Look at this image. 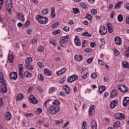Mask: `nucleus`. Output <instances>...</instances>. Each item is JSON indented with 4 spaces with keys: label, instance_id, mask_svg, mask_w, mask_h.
<instances>
[{
    "label": "nucleus",
    "instance_id": "obj_1",
    "mask_svg": "<svg viewBox=\"0 0 129 129\" xmlns=\"http://www.w3.org/2000/svg\"><path fill=\"white\" fill-rule=\"evenodd\" d=\"M0 83L1 84V90L4 93H7L8 88H7V84H6V80L4 79V75L3 73H0Z\"/></svg>",
    "mask_w": 129,
    "mask_h": 129
},
{
    "label": "nucleus",
    "instance_id": "obj_2",
    "mask_svg": "<svg viewBox=\"0 0 129 129\" xmlns=\"http://www.w3.org/2000/svg\"><path fill=\"white\" fill-rule=\"evenodd\" d=\"M47 110L50 114L54 115L59 112L60 111V107L57 106H55V105H52L48 108Z\"/></svg>",
    "mask_w": 129,
    "mask_h": 129
},
{
    "label": "nucleus",
    "instance_id": "obj_3",
    "mask_svg": "<svg viewBox=\"0 0 129 129\" xmlns=\"http://www.w3.org/2000/svg\"><path fill=\"white\" fill-rule=\"evenodd\" d=\"M68 38H69V36H63L59 42L60 46L63 48H67V46H68Z\"/></svg>",
    "mask_w": 129,
    "mask_h": 129
},
{
    "label": "nucleus",
    "instance_id": "obj_4",
    "mask_svg": "<svg viewBox=\"0 0 129 129\" xmlns=\"http://www.w3.org/2000/svg\"><path fill=\"white\" fill-rule=\"evenodd\" d=\"M36 19L37 20L38 22L40 24H46L48 22V18L43 17L40 15L36 16Z\"/></svg>",
    "mask_w": 129,
    "mask_h": 129
},
{
    "label": "nucleus",
    "instance_id": "obj_5",
    "mask_svg": "<svg viewBox=\"0 0 129 129\" xmlns=\"http://www.w3.org/2000/svg\"><path fill=\"white\" fill-rule=\"evenodd\" d=\"M99 34L102 36L106 35L107 34V29L105 28V26L103 25L100 26L99 28Z\"/></svg>",
    "mask_w": 129,
    "mask_h": 129
},
{
    "label": "nucleus",
    "instance_id": "obj_6",
    "mask_svg": "<svg viewBox=\"0 0 129 129\" xmlns=\"http://www.w3.org/2000/svg\"><path fill=\"white\" fill-rule=\"evenodd\" d=\"M77 79H78V76L76 75H73L68 78V82H70V83H71L74 82V81H76Z\"/></svg>",
    "mask_w": 129,
    "mask_h": 129
},
{
    "label": "nucleus",
    "instance_id": "obj_7",
    "mask_svg": "<svg viewBox=\"0 0 129 129\" xmlns=\"http://www.w3.org/2000/svg\"><path fill=\"white\" fill-rule=\"evenodd\" d=\"M29 101H30V102L33 103V104H37V103H38V102L37 98L33 95H30L29 97Z\"/></svg>",
    "mask_w": 129,
    "mask_h": 129
},
{
    "label": "nucleus",
    "instance_id": "obj_8",
    "mask_svg": "<svg viewBox=\"0 0 129 129\" xmlns=\"http://www.w3.org/2000/svg\"><path fill=\"white\" fill-rule=\"evenodd\" d=\"M94 112H95V105H92L90 106L89 109V115L91 116V115L94 114Z\"/></svg>",
    "mask_w": 129,
    "mask_h": 129
},
{
    "label": "nucleus",
    "instance_id": "obj_9",
    "mask_svg": "<svg viewBox=\"0 0 129 129\" xmlns=\"http://www.w3.org/2000/svg\"><path fill=\"white\" fill-rule=\"evenodd\" d=\"M114 117L116 119H123L124 115L121 113H117L115 114Z\"/></svg>",
    "mask_w": 129,
    "mask_h": 129
},
{
    "label": "nucleus",
    "instance_id": "obj_10",
    "mask_svg": "<svg viewBox=\"0 0 129 129\" xmlns=\"http://www.w3.org/2000/svg\"><path fill=\"white\" fill-rule=\"evenodd\" d=\"M19 76L22 79H24V75H23V73H22V72H23V64L22 63L19 64Z\"/></svg>",
    "mask_w": 129,
    "mask_h": 129
},
{
    "label": "nucleus",
    "instance_id": "obj_11",
    "mask_svg": "<svg viewBox=\"0 0 129 129\" xmlns=\"http://www.w3.org/2000/svg\"><path fill=\"white\" fill-rule=\"evenodd\" d=\"M121 86L123 88V90L120 86H117V88L119 89V90H120V91H121L122 92H127V91H128V89L127 87H126V86H125V85H122Z\"/></svg>",
    "mask_w": 129,
    "mask_h": 129
},
{
    "label": "nucleus",
    "instance_id": "obj_12",
    "mask_svg": "<svg viewBox=\"0 0 129 129\" xmlns=\"http://www.w3.org/2000/svg\"><path fill=\"white\" fill-rule=\"evenodd\" d=\"M117 103H118V100L117 99L112 101L110 104V108H114L115 106H117Z\"/></svg>",
    "mask_w": 129,
    "mask_h": 129
},
{
    "label": "nucleus",
    "instance_id": "obj_13",
    "mask_svg": "<svg viewBox=\"0 0 129 129\" xmlns=\"http://www.w3.org/2000/svg\"><path fill=\"white\" fill-rule=\"evenodd\" d=\"M129 104V97H125L123 98V106H126Z\"/></svg>",
    "mask_w": 129,
    "mask_h": 129
},
{
    "label": "nucleus",
    "instance_id": "obj_14",
    "mask_svg": "<svg viewBox=\"0 0 129 129\" xmlns=\"http://www.w3.org/2000/svg\"><path fill=\"white\" fill-rule=\"evenodd\" d=\"M114 42L117 45H119V46L121 45V39L118 36L115 37Z\"/></svg>",
    "mask_w": 129,
    "mask_h": 129
},
{
    "label": "nucleus",
    "instance_id": "obj_15",
    "mask_svg": "<svg viewBox=\"0 0 129 129\" xmlns=\"http://www.w3.org/2000/svg\"><path fill=\"white\" fill-rule=\"evenodd\" d=\"M17 78H18V75H17V73L13 72L10 74L11 79H12V80H17Z\"/></svg>",
    "mask_w": 129,
    "mask_h": 129
},
{
    "label": "nucleus",
    "instance_id": "obj_16",
    "mask_svg": "<svg viewBox=\"0 0 129 129\" xmlns=\"http://www.w3.org/2000/svg\"><path fill=\"white\" fill-rule=\"evenodd\" d=\"M74 42H75V44L76 46H81V42H80V39H79V37H78V36H76L75 37Z\"/></svg>",
    "mask_w": 129,
    "mask_h": 129
},
{
    "label": "nucleus",
    "instance_id": "obj_17",
    "mask_svg": "<svg viewBox=\"0 0 129 129\" xmlns=\"http://www.w3.org/2000/svg\"><path fill=\"white\" fill-rule=\"evenodd\" d=\"M17 16L18 17V20H19V21H21V22H24V21H25V17H24V15H23L22 13H18Z\"/></svg>",
    "mask_w": 129,
    "mask_h": 129
},
{
    "label": "nucleus",
    "instance_id": "obj_18",
    "mask_svg": "<svg viewBox=\"0 0 129 129\" xmlns=\"http://www.w3.org/2000/svg\"><path fill=\"white\" fill-rule=\"evenodd\" d=\"M107 27L108 28L109 33H112L113 32V30L112 29V25H111L110 23L107 24Z\"/></svg>",
    "mask_w": 129,
    "mask_h": 129
},
{
    "label": "nucleus",
    "instance_id": "obj_19",
    "mask_svg": "<svg viewBox=\"0 0 129 129\" xmlns=\"http://www.w3.org/2000/svg\"><path fill=\"white\" fill-rule=\"evenodd\" d=\"M5 118L6 120H10L12 119V114L10 112H8L5 114Z\"/></svg>",
    "mask_w": 129,
    "mask_h": 129
},
{
    "label": "nucleus",
    "instance_id": "obj_20",
    "mask_svg": "<svg viewBox=\"0 0 129 129\" xmlns=\"http://www.w3.org/2000/svg\"><path fill=\"white\" fill-rule=\"evenodd\" d=\"M91 126L92 129H97V123H96V121H94L93 119L92 120Z\"/></svg>",
    "mask_w": 129,
    "mask_h": 129
},
{
    "label": "nucleus",
    "instance_id": "obj_21",
    "mask_svg": "<svg viewBox=\"0 0 129 129\" xmlns=\"http://www.w3.org/2000/svg\"><path fill=\"white\" fill-rule=\"evenodd\" d=\"M117 95V90H113L111 93L110 97L111 98H113V97H115Z\"/></svg>",
    "mask_w": 129,
    "mask_h": 129
},
{
    "label": "nucleus",
    "instance_id": "obj_22",
    "mask_svg": "<svg viewBox=\"0 0 129 129\" xmlns=\"http://www.w3.org/2000/svg\"><path fill=\"white\" fill-rule=\"evenodd\" d=\"M105 86H101L99 88V94H102L103 92H104V90H105Z\"/></svg>",
    "mask_w": 129,
    "mask_h": 129
},
{
    "label": "nucleus",
    "instance_id": "obj_23",
    "mask_svg": "<svg viewBox=\"0 0 129 129\" xmlns=\"http://www.w3.org/2000/svg\"><path fill=\"white\" fill-rule=\"evenodd\" d=\"M122 67L125 68V69H128L129 64L127 63V61L126 60L122 62Z\"/></svg>",
    "mask_w": 129,
    "mask_h": 129
},
{
    "label": "nucleus",
    "instance_id": "obj_24",
    "mask_svg": "<svg viewBox=\"0 0 129 129\" xmlns=\"http://www.w3.org/2000/svg\"><path fill=\"white\" fill-rule=\"evenodd\" d=\"M44 74L47 76H51L52 75V72L48 69H45L44 70Z\"/></svg>",
    "mask_w": 129,
    "mask_h": 129
},
{
    "label": "nucleus",
    "instance_id": "obj_25",
    "mask_svg": "<svg viewBox=\"0 0 129 129\" xmlns=\"http://www.w3.org/2000/svg\"><path fill=\"white\" fill-rule=\"evenodd\" d=\"M30 62H33V58L31 57H27L25 59V65H29Z\"/></svg>",
    "mask_w": 129,
    "mask_h": 129
},
{
    "label": "nucleus",
    "instance_id": "obj_26",
    "mask_svg": "<svg viewBox=\"0 0 129 129\" xmlns=\"http://www.w3.org/2000/svg\"><path fill=\"white\" fill-rule=\"evenodd\" d=\"M66 72V69L62 68L60 71L56 72L57 75H61L63 74V73H65Z\"/></svg>",
    "mask_w": 129,
    "mask_h": 129
},
{
    "label": "nucleus",
    "instance_id": "obj_27",
    "mask_svg": "<svg viewBox=\"0 0 129 129\" xmlns=\"http://www.w3.org/2000/svg\"><path fill=\"white\" fill-rule=\"evenodd\" d=\"M75 59L76 60V61H78L79 62H80V61L82 60V55H76L75 56Z\"/></svg>",
    "mask_w": 129,
    "mask_h": 129
},
{
    "label": "nucleus",
    "instance_id": "obj_28",
    "mask_svg": "<svg viewBox=\"0 0 129 129\" xmlns=\"http://www.w3.org/2000/svg\"><path fill=\"white\" fill-rule=\"evenodd\" d=\"M113 125L114 128H118V127H119V125H120V122H119V121H117L114 122Z\"/></svg>",
    "mask_w": 129,
    "mask_h": 129
},
{
    "label": "nucleus",
    "instance_id": "obj_29",
    "mask_svg": "<svg viewBox=\"0 0 129 129\" xmlns=\"http://www.w3.org/2000/svg\"><path fill=\"white\" fill-rule=\"evenodd\" d=\"M25 68L27 70H33L34 69V66L29 63V64H25Z\"/></svg>",
    "mask_w": 129,
    "mask_h": 129
},
{
    "label": "nucleus",
    "instance_id": "obj_30",
    "mask_svg": "<svg viewBox=\"0 0 129 129\" xmlns=\"http://www.w3.org/2000/svg\"><path fill=\"white\" fill-rule=\"evenodd\" d=\"M23 98H24V95H23V94H18L16 99L17 101H20V100L23 99Z\"/></svg>",
    "mask_w": 129,
    "mask_h": 129
},
{
    "label": "nucleus",
    "instance_id": "obj_31",
    "mask_svg": "<svg viewBox=\"0 0 129 129\" xmlns=\"http://www.w3.org/2000/svg\"><path fill=\"white\" fill-rule=\"evenodd\" d=\"M23 75L25 77H31V76H32V74L28 71H25Z\"/></svg>",
    "mask_w": 129,
    "mask_h": 129
},
{
    "label": "nucleus",
    "instance_id": "obj_32",
    "mask_svg": "<svg viewBox=\"0 0 129 129\" xmlns=\"http://www.w3.org/2000/svg\"><path fill=\"white\" fill-rule=\"evenodd\" d=\"M53 105H55V106H59L60 104H61V102H59L57 100H54V101L52 102Z\"/></svg>",
    "mask_w": 129,
    "mask_h": 129
},
{
    "label": "nucleus",
    "instance_id": "obj_33",
    "mask_svg": "<svg viewBox=\"0 0 129 129\" xmlns=\"http://www.w3.org/2000/svg\"><path fill=\"white\" fill-rule=\"evenodd\" d=\"M124 55L125 58H129V47L126 48V50L124 52Z\"/></svg>",
    "mask_w": 129,
    "mask_h": 129
},
{
    "label": "nucleus",
    "instance_id": "obj_34",
    "mask_svg": "<svg viewBox=\"0 0 129 129\" xmlns=\"http://www.w3.org/2000/svg\"><path fill=\"white\" fill-rule=\"evenodd\" d=\"M66 88H64L66 94H69L70 93V88L68 87L67 85H65Z\"/></svg>",
    "mask_w": 129,
    "mask_h": 129
},
{
    "label": "nucleus",
    "instance_id": "obj_35",
    "mask_svg": "<svg viewBox=\"0 0 129 129\" xmlns=\"http://www.w3.org/2000/svg\"><path fill=\"white\" fill-rule=\"evenodd\" d=\"M14 55L11 54L8 57V60L10 63H13V61H14Z\"/></svg>",
    "mask_w": 129,
    "mask_h": 129
},
{
    "label": "nucleus",
    "instance_id": "obj_36",
    "mask_svg": "<svg viewBox=\"0 0 129 129\" xmlns=\"http://www.w3.org/2000/svg\"><path fill=\"white\" fill-rule=\"evenodd\" d=\"M51 18H54L56 16L55 15V8L54 7L51 8Z\"/></svg>",
    "mask_w": 129,
    "mask_h": 129
},
{
    "label": "nucleus",
    "instance_id": "obj_37",
    "mask_svg": "<svg viewBox=\"0 0 129 129\" xmlns=\"http://www.w3.org/2000/svg\"><path fill=\"white\" fill-rule=\"evenodd\" d=\"M117 20L118 22H121L123 21V17L121 14H119L117 17Z\"/></svg>",
    "mask_w": 129,
    "mask_h": 129
},
{
    "label": "nucleus",
    "instance_id": "obj_38",
    "mask_svg": "<svg viewBox=\"0 0 129 129\" xmlns=\"http://www.w3.org/2000/svg\"><path fill=\"white\" fill-rule=\"evenodd\" d=\"M122 5V2H119L118 3L116 4V5L114 7V9L115 10H117V9H119L120 8V6Z\"/></svg>",
    "mask_w": 129,
    "mask_h": 129
},
{
    "label": "nucleus",
    "instance_id": "obj_39",
    "mask_svg": "<svg viewBox=\"0 0 129 129\" xmlns=\"http://www.w3.org/2000/svg\"><path fill=\"white\" fill-rule=\"evenodd\" d=\"M44 123H45V119L44 118L40 119L37 121V123L38 124H44Z\"/></svg>",
    "mask_w": 129,
    "mask_h": 129
},
{
    "label": "nucleus",
    "instance_id": "obj_40",
    "mask_svg": "<svg viewBox=\"0 0 129 129\" xmlns=\"http://www.w3.org/2000/svg\"><path fill=\"white\" fill-rule=\"evenodd\" d=\"M60 33H61V30H60L59 29H57L52 32V35H54V36H55V35L60 34Z\"/></svg>",
    "mask_w": 129,
    "mask_h": 129
},
{
    "label": "nucleus",
    "instance_id": "obj_41",
    "mask_svg": "<svg viewBox=\"0 0 129 129\" xmlns=\"http://www.w3.org/2000/svg\"><path fill=\"white\" fill-rule=\"evenodd\" d=\"M83 36L85 37H91V34H89L88 32H85L82 34Z\"/></svg>",
    "mask_w": 129,
    "mask_h": 129
},
{
    "label": "nucleus",
    "instance_id": "obj_42",
    "mask_svg": "<svg viewBox=\"0 0 129 129\" xmlns=\"http://www.w3.org/2000/svg\"><path fill=\"white\" fill-rule=\"evenodd\" d=\"M33 115L34 114L32 113L24 114V116H25V117H32Z\"/></svg>",
    "mask_w": 129,
    "mask_h": 129
},
{
    "label": "nucleus",
    "instance_id": "obj_43",
    "mask_svg": "<svg viewBox=\"0 0 129 129\" xmlns=\"http://www.w3.org/2000/svg\"><path fill=\"white\" fill-rule=\"evenodd\" d=\"M80 6H81L83 9H85L87 8V5L85 3H80Z\"/></svg>",
    "mask_w": 129,
    "mask_h": 129
},
{
    "label": "nucleus",
    "instance_id": "obj_44",
    "mask_svg": "<svg viewBox=\"0 0 129 129\" xmlns=\"http://www.w3.org/2000/svg\"><path fill=\"white\" fill-rule=\"evenodd\" d=\"M36 88L38 90L39 92H40V93H43V92H44L43 88H42L40 86H38Z\"/></svg>",
    "mask_w": 129,
    "mask_h": 129
},
{
    "label": "nucleus",
    "instance_id": "obj_45",
    "mask_svg": "<svg viewBox=\"0 0 129 129\" xmlns=\"http://www.w3.org/2000/svg\"><path fill=\"white\" fill-rule=\"evenodd\" d=\"M38 78L40 81H44V77L41 74L38 75Z\"/></svg>",
    "mask_w": 129,
    "mask_h": 129
},
{
    "label": "nucleus",
    "instance_id": "obj_46",
    "mask_svg": "<svg viewBox=\"0 0 129 129\" xmlns=\"http://www.w3.org/2000/svg\"><path fill=\"white\" fill-rule=\"evenodd\" d=\"M82 129H87L86 128V121H84L82 125Z\"/></svg>",
    "mask_w": 129,
    "mask_h": 129
},
{
    "label": "nucleus",
    "instance_id": "obj_47",
    "mask_svg": "<svg viewBox=\"0 0 129 129\" xmlns=\"http://www.w3.org/2000/svg\"><path fill=\"white\" fill-rule=\"evenodd\" d=\"M91 13L93 15H96V14H97V10L93 9L91 10Z\"/></svg>",
    "mask_w": 129,
    "mask_h": 129
},
{
    "label": "nucleus",
    "instance_id": "obj_48",
    "mask_svg": "<svg viewBox=\"0 0 129 129\" xmlns=\"http://www.w3.org/2000/svg\"><path fill=\"white\" fill-rule=\"evenodd\" d=\"M73 14H75V15H76V14H78V13H79V10L77 8L76 9L73 8Z\"/></svg>",
    "mask_w": 129,
    "mask_h": 129
},
{
    "label": "nucleus",
    "instance_id": "obj_49",
    "mask_svg": "<svg viewBox=\"0 0 129 129\" xmlns=\"http://www.w3.org/2000/svg\"><path fill=\"white\" fill-rule=\"evenodd\" d=\"M33 32L32 29H28L26 31V33L27 35H31L32 34V32Z\"/></svg>",
    "mask_w": 129,
    "mask_h": 129
},
{
    "label": "nucleus",
    "instance_id": "obj_50",
    "mask_svg": "<svg viewBox=\"0 0 129 129\" xmlns=\"http://www.w3.org/2000/svg\"><path fill=\"white\" fill-rule=\"evenodd\" d=\"M86 18L88 19V20H89V21H91L92 20V17L88 14H87Z\"/></svg>",
    "mask_w": 129,
    "mask_h": 129
},
{
    "label": "nucleus",
    "instance_id": "obj_51",
    "mask_svg": "<svg viewBox=\"0 0 129 129\" xmlns=\"http://www.w3.org/2000/svg\"><path fill=\"white\" fill-rule=\"evenodd\" d=\"M13 7V2H12V0L10 1V3L8 5V9H12Z\"/></svg>",
    "mask_w": 129,
    "mask_h": 129
},
{
    "label": "nucleus",
    "instance_id": "obj_52",
    "mask_svg": "<svg viewBox=\"0 0 129 129\" xmlns=\"http://www.w3.org/2000/svg\"><path fill=\"white\" fill-rule=\"evenodd\" d=\"M63 121L64 120L63 119H60L58 120H56L55 121V123H56V124H60V123H62Z\"/></svg>",
    "mask_w": 129,
    "mask_h": 129
},
{
    "label": "nucleus",
    "instance_id": "obj_53",
    "mask_svg": "<svg viewBox=\"0 0 129 129\" xmlns=\"http://www.w3.org/2000/svg\"><path fill=\"white\" fill-rule=\"evenodd\" d=\"M92 61H93V57L89 58L87 60V62L88 64H90V63H91V62H92Z\"/></svg>",
    "mask_w": 129,
    "mask_h": 129
},
{
    "label": "nucleus",
    "instance_id": "obj_54",
    "mask_svg": "<svg viewBox=\"0 0 129 129\" xmlns=\"http://www.w3.org/2000/svg\"><path fill=\"white\" fill-rule=\"evenodd\" d=\"M38 51H39V52H43V51H44V47H43V46H39L38 47Z\"/></svg>",
    "mask_w": 129,
    "mask_h": 129
},
{
    "label": "nucleus",
    "instance_id": "obj_55",
    "mask_svg": "<svg viewBox=\"0 0 129 129\" xmlns=\"http://www.w3.org/2000/svg\"><path fill=\"white\" fill-rule=\"evenodd\" d=\"M63 31H65V32H69L70 28L68 26H65L63 28Z\"/></svg>",
    "mask_w": 129,
    "mask_h": 129
},
{
    "label": "nucleus",
    "instance_id": "obj_56",
    "mask_svg": "<svg viewBox=\"0 0 129 129\" xmlns=\"http://www.w3.org/2000/svg\"><path fill=\"white\" fill-rule=\"evenodd\" d=\"M96 77H97V75L96 74V73H92V75H91V78H96Z\"/></svg>",
    "mask_w": 129,
    "mask_h": 129
},
{
    "label": "nucleus",
    "instance_id": "obj_57",
    "mask_svg": "<svg viewBox=\"0 0 129 129\" xmlns=\"http://www.w3.org/2000/svg\"><path fill=\"white\" fill-rule=\"evenodd\" d=\"M54 91H55V88L54 87H51L49 90V93H52L54 92Z\"/></svg>",
    "mask_w": 129,
    "mask_h": 129
},
{
    "label": "nucleus",
    "instance_id": "obj_58",
    "mask_svg": "<svg viewBox=\"0 0 129 129\" xmlns=\"http://www.w3.org/2000/svg\"><path fill=\"white\" fill-rule=\"evenodd\" d=\"M114 52L116 56H118L119 55V51L117 50V49H115Z\"/></svg>",
    "mask_w": 129,
    "mask_h": 129
},
{
    "label": "nucleus",
    "instance_id": "obj_59",
    "mask_svg": "<svg viewBox=\"0 0 129 129\" xmlns=\"http://www.w3.org/2000/svg\"><path fill=\"white\" fill-rule=\"evenodd\" d=\"M42 15H47L48 14V11L47 10H43L41 11Z\"/></svg>",
    "mask_w": 129,
    "mask_h": 129
},
{
    "label": "nucleus",
    "instance_id": "obj_60",
    "mask_svg": "<svg viewBox=\"0 0 129 129\" xmlns=\"http://www.w3.org/2000/svg\"><path fill=\"white\" fill-rule=\"evenodd\" d=\"M99 65H100V66H103L104 65V63L103 61H102L101 60H99L98 61Z\"/></svg>",
    "mask_w": 129,
    "mask_h": 129
},
{
    "label": "nucleus",
    "instance_id": "obj_61",
    "mask_svg": "<svg viewBox=\"0 0 129 129\" xmlns=\"http://www.w3.org/2000/svg\"><path fill=\"white\" fill-rule=\"evenodd\" d=\"M69 125V121H67V122L64 124V125L62 126L63 128H65V127H67Z\"/></svg>",
    "mask_w": 129,
    "mask_h": 129
},
{
    "label": "nucleus",
    "instance_id": "obj_62",
    "mask_svg": "<svg viewBox=\"0 0 129 129\" xmlns=\"http://www.w3.org/2000/svg\"><path fill=\"white\" fill-rule=\"evenodd\" d=\"M3 5H4V0H0V11L3 8Z\"/></svg>",
    "mask_w": 129,
    "mask_h": 129
},
{
    "label": "nucleus",
    "instance_id": "obj_63",
    "mask_svg": "<svg viewBox=\"0 0 129 129\" xmlns=\"http://www.w3.org/2000/svg\"><path fill=\"white\" fill-rule=\"evenodd\" d=\"M108 80H109V78H108V76H106L104 78V82H107Z\"/></svg>",
    "mask_w": 129,
    "mask_h": 129
},
{
    "label": "nucleus",
    "instance_id": "obj_64",
    "mask_svg": "<svg viewBox=\"0 0 129 129\" xmlns=\"http://www.w3.org/2000/svg\"><path fill=\"white\" fill-rule=\"evenodd\" d=\"M25 27H28V26H30V20H27L25 24Z\"/></svg>",
    "mask_w": 129,
    "mask_h": 129
}]
</instances>
